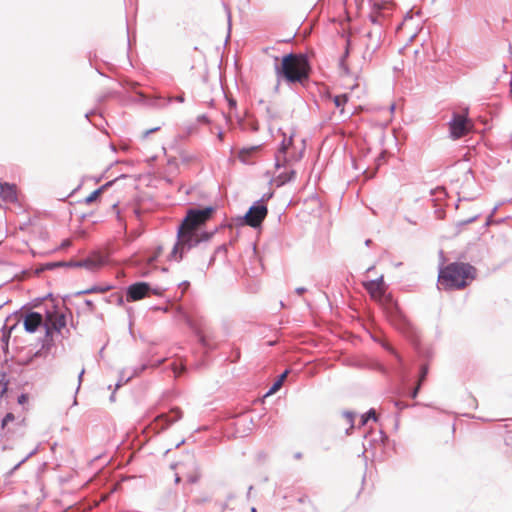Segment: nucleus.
I'll return each instance as SVG.
<instances>
[{"mask_svg":"<svg viewBox=\"0 0 512 512\" xmlns=\"http://www.w3.org/2000/svg\"><path fill=\"white\" fill-rule=\"evenodd\" d=\"M384 285V278L380 276L377 279L369 281L366 285V289L371 294L376 291L381 292L378 302L390 323L410 342L419 357H431L432 353L430 349L422 347L417 329L402 312L397 301L390 294L385 293Z\"/></svg>","mask_w":512,"mask_h":512,"instance_id":"1","label":"nucleus"},{"mask_svg":"<svg viewBox=\"0 0 512 512\" xmlns=\"http://www.w3.org/2000/svg\"><path fill=\"white\" fill-rule=\"evenodd\" d=\"M215 212L214 205L197 206L187 210L177 227V241L170 253V259L180 262L187 251L197 246V241L192 240L193 234L202 228Z\"/></svg>","mask_w":512,"mask_h":512,"instance_id":"2","label":"nucleus"},{"mask_svg":"<svg viewBox=\"0 0 512 512\" xmlns=\"http://www.w3.org/2000/svg\"><path fill=\"white\" fill-rule=\"evenodd\" d=\"M275 75L279 81L293 87L299 84L306 87L310 80L312 66L305 53L290 52L281 57H275Z\"/></svg>","mask_w":512,"mask_h":512,"instance_id":"3","label":"nucleus"},{"mask_svg":"<svg viewBox=\"0 0 512 512\" xmlns=\"http://www.w3.org/2000/svg\"><path fill=\"white\" fill-rule=\"evenodd\" d=\"M477 269L467 262H451L440 267L438 273V289L444 291L466 288L476 278Z\"/></svg>","mask_w":512,"mask_h":512,"instance_id":"4","label":"nucleus"},{"mask_svg":"<svg viewBox=\"0 0 512 512\" xmlns=\"http://www.w3.org/2000/svg\"><path fill=\"white\" fill-rule=\"evenodd\" d=\"M56 309H57V305L54 303H52L51 309L45 307L44 312L49 321V324L44 325L45 339L42 344V349L36 351L33 354V356L30 359H28L27 364L31 363L34 358L40 357L42 355L43 349L48 351L50 349V347L53 345L52 344L53 334L54 333L61 334L62 330L66 327V325H67L66 315L64 313L58 312Z\"/></svg>","mask_w":512,"mask_h":512,"instance_id":"5","label":"nucleus"},{"mask_svg":"<svg viewBox=\"0 0 512 512\" xmlns=\"http://www.w3.org/2000/svg\"><path fill=\"white\" fill-rule=\"evenodd\" d=\"M268 207L263 204V201L257 200L249 207L243 216L237 218V224L240 226H249L254 229H259L263 221L267 217Z\"/></svg>","mask_w":512,"mask_h":512,"instance_id":"6","label":"nucleus"},{"mask_svg":"<svg viewBox=\"0 0 512 512\" xmlns=\"http://www.w3.org/2000/svg\"><path fill=\"white\" fill-rule=\"evenodd\" d=\"M384 347L395 358L396 363L392 367L394 374L399 377L403 386H406L409 372L407 370V367L405 365L403 358L391 345L387 344ZM404 389H405V387L401 388V390H399L397 392V394L399 396L407 395L412 399H416L420 392L419 387H415V386L413 388L409 389V391L407 393L404 391Z\"/></svg>","mask_w":512,"mask_h":512,"instance_id":"7","label":"nucleus"},{"mask_svg":"<svg viewBox=\"0 0 512 512\" xmlns=\"http://www.w3.org/2000/svg\"><path fill=\"white\" fill-rule=\"evenodd\" d=\"M18 320L15 324H13L6 333L7 324L4 325L3 332V340L9 338L13 329L16 328L17 324L22 321L24 330L27 333H35L40 327H44L45 323L43 322V315L41 312L30 311L25 315L17 316Z\"/></svg>","mask_w":512,"mask_h":512,"instance_id":"8","label":"nucleus"},{"mask_svg":"<svg viewBox=\"0 0 512 512\" xmlns=\"http://www.w3.org/2000/svg\"><path fill=\"white\" fill-rule=\"evenodd\" d=\"M120 84L124 87H126L129 91L134 92L138 96V101L141 103H144L148 106L152 107H163L167 105L168 103L172 102L173 100L183 103L185 101L184 94L178 95L175 98H168V99H162L160 97L158 98H148L143 92L137 91L136 87L138 84L136 82L130 81V80H124L120 82Z\"/></svg>","mask_w":512,"mask_h":512,"instance_id":"9","label":"nucleus"},{"mask_svg":"<svg viewBox=\"0 0 512 512\" xmlns=\"http://www.w3.org/2000/svg\"><path fill=\"white\" fill-rule=\"evenodd\" d=\"M185 322L197 338L200 346H207L202 332L208 330L209 321L201 314L194 313L185 317Z\"/></svg>","mask_w":512,"mask_h":512,"instance_id":"10","label":"nucleus"},{"mask_svg":"<svg viewBox=\"0 0 512 512\" xmlns=\"http://www.w3.org/2000/svg\"><path fill=\"white\" fill-rule=\"evenodd\" d=\"M151 284L145 281H137L126 288V300L128 302L139 301L150 294Z\"/></svg>","mask_w":512,"mask_h":512,"instance_id":"11","label":"nucleus"},{"mask_svg":"<svg viewBox=\"0 0 512 512\" xmlns=\"http://www.w3.org/2000/svg\"><path fill=\"white\" fill-rule=\"evenodd\" d=\"M468 119L466 116L454 112L449 121V132L453 139H459L468 132Z\"/></svg>","mask_w":512,"mask_h":512,"instance_id":"12","label":"nucleus"},{"mask_svg":"<svg viewBox=\"0 0 512 512\" xmlns=\"http://www.w3.org/2000/svg\"><path fill=\"white\" fill-rule=\"evenodd\" d=\"M181 418L182 411L178 407H174L168 413H161L155 418L156 429L158 432L163 431Z\"/></svg>","mask_w":512,"mask_h":512,"instance_id":"13","label":"nucleus"},{"mask_svg":"<svg viewBox=\"0 0 512 512\" xmlns=\"http://www.w3.org/2000/svg\"><path fill=\"white\" fill-rule=\"evenodd\" d=\"M0 197L3 201L13 203L17 201L16 185L0 182Z\"/></svg>","mask_w":512,"mask_h":512,"instance_id":"14","label":"nucleus"},{"mask_svg":"<svg viewBox=\"0 0 512 512\" xmlns=\"http://www.w3.org/2000/svg\"><path fill=\"white\" fill-rule=\"evenodd\" d=\"M366 37L368 41L366 43L364 59L368 58L369 60H372L374 54L380 49L383 39L374 38V36L370 34H366Z\"/></svg>","mask_w":512,"mask_h":512,"instance_id":"15","label":"nucleus"},{"mask_svg":"<svg viewBox=\"0 0 512 512\" xmlns=\"http://www.w3.org/2000/svg\"><path fill=\"white\" fill-rule=\"evenodd\" d=\"M283 140L280 143V146L278 148L277 154H276V168H280L282 164L280 163L281 158H283L286 161V154L289 149V147L293 144V134L290 135L289 138H286V134L282 132Z\"/></svg>","mask_w":512,"mask_h":512,"instance_id":"16","label":"nucleus"},{"mask_svg":"<svg viewBox=\"0 0 512 512\" xmlns=\"http://www.w3.org/2000/svg\"><path fill=\"white\" fill-rule=\"evenodd\" d=\"M65 267L67 268H85L87 270H94L99 267L98 262L91 258H85L82 260H69L66 261Z\"/></svg>","mask_w":512,"mask_h":512,"instance_id":"17","label":"nucleus"},{"mask_svg":"<svg viewBox=\"0 0 512 512\" xmlns=\"http://www.w3.org/2000/svg\"><path fill=\"white\" fill-rule=\"evenodd\" d=\"M204 339L206 340L207 346H201L206 353L214 351L218 348V341L216 340V336L214 330L211 325L208 326V330L202 332Z\"/></svg>","mask_w":512,"mask_h":512,"instance_id":"18","label":"nucleus"},{"mask_svg":"<svg viewBox=\"0 0 512 512\" xmlns=\"http://www.w3.org/2000/svg\"><path fill=\"white\" fill-rule=\"evenodd\" d=\"M369 20L373 26L387 25L386 14L382 11L379 5H374L372 12L369 14Z\"/></svg>","mask_w":512,"mask_h":512,"instance_id":"19","label":"nucleus"},{"mask_svg":"<svg viewBox=\"0 0 512 512\" xmlns=\"http://www.w3.org/2000/svg\"><path fill=\"white\" fill-rule=\"evenodd\" d=\"M148 364H143L141 365L140 367L138 368H135L133 373L130 374V375H126V371L125 370H122L120 372V376H119V379H118V382L116 383V387H120L122 386L123 384H126L127 382H129L131 380V378L135 377V376H138L140 373H142L145 369L148 368Z\"/></svg>","mask_w":512,"mask_h":512,"instance_id":"20","label":"nucleus"},{"mask_svg":"<svg viewBox=\"0 0 512 512\" xmlns=\"http://www.w3.org/2000/svg\"><path fill=\"white\" fill-rule=\"evenodd\" d=\"M217 232V228L213 231H204L200 228L195 234H193L192 240L197 241V245L202 242H208Z\"/></svg>","mask_w":512,"mask_h":512,"instance_id":"21","label":"nucleus"},{"mask_svg":"<svg viewBox=\"0 0 512 512\" xmlns=\"http://www.w3.org/2000/svg\"><path fill=\"white\" fill-rule=\"evenodd\" d=\"M113 288L112 285H93L90 288L75 293V296L87 295L92 293H105Z\"/></svg>","mask_w":512,"mask_h":512,"instance_id":"22","label":"nucleus"},{"mask_svg":"<svg viewBox=\"0 0 512 512\" xmlns=\"http://www.w3.org/2000/svg\"><path fill=\"white\" fill-rule=\"evenodd\" d=\"M295 174L296 172L294 170L284 171L274 179V182L276 183L277 187H281L292 181L295 177Z\"/></svg>","mask_w":512,"mask_h":512,"instance_id":"23","label":"nucleus"},{"mask_svg":"<svg viewBox=\"0 0 512 512\" xmlns=\"http://www.w3.org/2000/svg\"><path fill=\"white\" fill-rule=\"evenodd\" d=\"M347 101H348L347 94L336 95L333 98L334 105L340 109V115L343 117L350 116V113H346L345 108H344V105L347 103Z\"/></svg>","mask_w":512,"mask_h":512,"instance_id":"24","label":"nucleus"},{"mask_svg":"<svg viewBox=\"0 0 512 512\" xmlns=\"http://www.w3.org/2000/svg\"><path fill=\"white\" fill-rule=\"evenodd\" d=\"M386 27H387V25H376V26H373L367 32V34H370V35L374 36V38L384 39Z\"/></svg>","mask_w":512,"mask_h":512,"instance_id":"25","label":"nucleus"},{"mask_svg":"<svg viewBox=\"0 0 512 512\" xmlns=\"http://www.w3.org/2000/svg\"><path fill=\"white\" fill-rule=\"evenodd\" d=\"M370 419H373L374 421H377L376 411H375L373 408L369 409L366 413H364V414L361 416V419H360V425H361V426L366 425V424H367V422H368Z\"/></svg>","mask_w":512,"mask_h":512,"instance_id":"26","label":"nucleus"},{"mask_svg":"<svg viewBox=\"0 0 512 512\" xmlns=\"http://www.w3.org/2000/svg\"><path fill=\"white\" fill-rule=\"evenodd\" d=\"M8 380L7 374L4 371H0V398L7 392Z\"/></svg>","mask_w":512,"mask_h":512,"instance_id":"27","label":"nucleus"},{"mask_svg":"<svg viewBox=\"0 0 512 512\" xmlns=\"http://www.w3.org/2000/svg\"><path fill=\"white\" fill-rule=\"evenodd\" d=\"M106 301L109 303H115L118 306H122L124 304V297L122 294L114 293L106 298Z\"/></svg>","mask_w":512,"mask_h":512,"instance_id":"28","label":"nucleus"},{"mask_svg":"<svg viewBox=\"0 0 512 512\" xmlns=\"http://www.w3.org/2000/svg\"><path fill=\"white\" fill-rule=\"evenodd\" d=\"M428 373H429V365L427 363L421 364L419 373H418V379L421 380V383L425 382Z\"/></svg>","mask_w":512,"mask_h":512,"instance_id":"29","label":"nucleus"},{"mask_svg":"<svg viewBox=\"0 0 512 512\" xmlns=\"http://www.w3.org/2000/svg\"><path fill=\"white\" fill-rule=\"evenodd\" d=\"M66 261L47 262L43 265V270H54L59 267H65Z\"/></svg>","mask_w":512,"mask_h":512,"instance_id":"30","label":"nucleus"},{"mask_svg":"<svg viewBox=\"0 0 512 512\" xmlns=\"http://www.w3.org/2000/svg\"><path fill=\"white\" fill-rule=\"evenodd\" d=\"M38 451V448L36 447L31 452H29L22 460H20L10 471V474L15 472L22 464H24L30 457L35 455Z\"/></svg>","mask_w":512,"mask_h":512,"instance_id":"31","label":"nucleus"},{"mask_svg":"<svg viewBox=\"0 0 512 512\" xmlns=\"http://www.w3.org/2000/svg\"><path fill=\"white\" fill-rule=\"evenodd\" d=\"M393 404H394V406H395L399 411H402V410H404V409H406V408L414 407V406L419 405V402H415V403H413V404H408V403L403 402V401H401V400H394V401H393Z\"/></svg>","mask_w":512,"mask_h":512,"instance_id":"32","label":"nucleus"},{"mask_svg":"<svg viewBox=\"0 0 512 512\" xmlns=\"http://www.w3.org/2000/svg\"><path fill=\"white\" fill-rule=\"evenodd\" d=\"M343 416L347 418L348 422L350 423V427L346 430V433L349 434L350 430L354 428V417L355 413L352 411H344Z\"/></svg>","mask_w":512,"mask_h":512,"instance_id":"33","label":"nucleus"},{"mask_svg":"<svg viewBox=\"0 0 512 512\" xmlns=\"http://www.w3.org/2000/svg\"><path fill=\"white\" fill-rule=\"evenodd\" d=\"M101 189H96L94 190L90 195H88L86 198H85V203L86 204H91L93 203L94 201H96L100 196H101Z\"/></svg>","mask_w":512,"mask_h":512,"instance_id":"34","label":"nucleus"},{"mask_svg":"<svg viewBox=\"0 0 512 512\" xmlns=\"http://www.w3.org/2000/svg\"><path fill=\"white\" fill-rule=\"evenodd\" d=\"M15 420V416L13 413L11 412H8L6 413V415L3 417L2 421H1V430L4 431L5 428L7 427L8 423L9 422H13Z\"/></svg>","mask_w":512,"mask_h":512,"instance_id":"35","label":"nucleus"},{"mask_svg":"<svg viewBox=\"0 0 512 512\" xmlns=\"http://www.w3.org/2000/svg\"><path fill=\"white\" fill-rule=\"evenodd\" d=\"M281 386H282V384H281L279 381H277V380H276V381L271 385V387L269 388V390L266 392L265 397H268V396H270V395H272V394L276 393V392L280 389V387H281Z\"/></svg>","mask_w":512,"mask_h":512,"instance_id":"36","label":"nucleus"},{"mask_svg":"<svg viewBox=\"0 0 512 512\" xmlns=\"http://www.w3.org/2000/svg\"><path fill=\"white\" fill-rule=\"evenodd\" d=\"M17 512H38L37 506L22 505Z\"/></svg>","mask_w":512,"mask_h":512,"instance_id":"37","label":"nucleus"},{"mask_svg":"<svg viewBox=\"0 0 512 512\" xmlns=\"http://www.w3.org/2000/svg\"><path fill=\"white\" fill-rule=\"evenodd\" d=\"M349 55V50L348 48L346 49L344 55L341 57L340 59V67L343 69V71L348 74L349 70H348V67L344 64V61L345 59L348 57Z\"/></svg>","mask_w":512,"mask_h":512,"instance_id":"38","label":"nucleus"},{"mask_svg":"<svg viewBox=\"0 0 512 512\" xmlns=\"http://www.w3.org/2000/svg\"><path fill=\"white\" fill-rule=\"evenodd\" d=\"M115 95H116V93L113 92V91H109L107 93H104L103 95L99 96L98 102L99 103L105 102L107 99H109L111 97H114Z\"/></svg>","mask_w":512,"mask_h":512,"instance_id":"39","label":"nucleus"},{"mask_svg":"<svg viewBox=\"0 0 512 512\" xmlns=\"http://www.w3.org/2000/svg\"><path fill=\"white\" fill-rule=\"evenodd\" d=\"M51 296H52V294H48V295H47V296H45V297H42V298H36V299H34V300L31 302L32 307H34V308L39 307V306L41 305L42 301H44L45 299H47V298H49V297H51Z\"/></svg>","mask_w":512,"mask_h":512,"instance_id":"40","label":"nucleus"},{"mask_svg":"<svg viewBox=\"0 0 512 512\" xmlns=\"http://www.w3.org/2000/svg\"><path fill=\"white\" fill-rule=\"evenodd\" d=\"M28 400H29V396H28V394H26V393H21V394L18 396V398H17V402H18V404H19V405H24V404H26V403L28 402Z\"/></svg>","mask_w":512,"mask_h":512,"instance_id":"41","label":"nucleus"},{"mask_svg":"<svg viewBox=\"0 0 512 512\" xmlns=\"http://www.w3.org/2000/svg\"><path fill=\"white\" fill-rule=\"evenodd\" d=\"M214 253H215L216 255L223 254V255L225 256V255L227 254V245H226V244L219 245V246L215 249Z\"/></svg>","mask_w":512,"mask_h":512,"instance_id":"42","label":"nucleus"},{"mask_svg":"<svg viewBox=\"0 0 512 512\" xmlns=\"http://www.w3.org/2000/svg\"><path fill=\"white\" fill-rule=\"evenodd\" d=\"M180 288H182V293L181 295L179 296V300H181V298L183 297V294L184 292L190 287V282L185 280V281H182L181 283H179L178 285Z\"/></svg>","mask_w":512,"mask_h":512,"instance_id":"43","label":"nucleus"},{"mask_svg":"<svg viewBox=\"0 0 512 512\" xmlns=\"http://www.w3.org/2000/svg\"><path fill=\"white\" fill-rule=\"evenodd\" d=\"M165 289L164 288H161V287H152L151 286V290H150V294H154V295H157V296H162L163 293H164Z\"/></svg>","mask_w":512,"mask_h":512,"instance_id":"44","label":"nucleus"},{"mask_svg":"<svg viewBox=\"0 0 512 512\" xmlns=\"http://www.w3.org/2000/svg\"><path fill=\"white\" fill-rule=\"evenodd\" d=\"M4 433H7V435L5 437L6 438V442L7 443H11V441L14 438V432L10 428H7V429L5 428Z\"/></svg>","mask_w":512,"mask_h":512,"instance_id":"45","label":"nucleus"},{"mask_svg":"<svg viewBox=\"0 0 512 512\" xmlns=\"http://www.w3.org/2000/svg\"><path fill=\"white\" fill-rule=\"evenodd\" d=\"M478 216H473V217H470L469 219L467 220H463V221H460L457 225L458 226H464V225H467V224H470V223H473L477 220Z\"/></svg>","mask_w":512,"mask_h":512,"instance_id":"46","label":"nucleus"},{"mask_svg":"<svg viewBox=\"0 0 512 512\" xmlns=\"http://www.w3.org/2000/svg\"><path fill=\"white\" fill-rule=\"evenodd\" d=\"M116 179L111 180L100 186L98 189H101V193L105 192L109 187H111L115 183Z\"/></svg>","mask_w":512,"mask_h":512,"instance_id":"47","label":"nucleus"},{"mask_svg":"<svg viewBox=\"0 0 512 512\" xmlns=\"http://www.w3.org/2000/svg\"><path fill=\"white\" fill-rule=\"evenodd\" d=\"M84 303L87 306L90 313H93L95 311V305L92 300L86 299Z\"/></svg>","mask_w":512,"mask_h":512,"instance_id":"48","label":"nucleus"},{"mask_svg":"<svg viewBox=\"0 0 512 512\" xmlns=\"http://www.w3.org/2000/svg\"><path fill=\"white\" fill-rule=\"evenodd\" d=\"M232 356H233V362H236L240 359V349L239 348H233L232 349Z\"/></svg>","mask_w":512,"mask_h":512,"instance_id":"49","label":"nucleus"},{"mask_svg":"<svg viewBox=\"0 0 512 512\" xmlns=\"http://www.w3.org/2000/svg\"><path fill=\"white\" fill-rule=\"evenodd\" d=\"M273 195L274 193L272 191L267 192L263 194L260 200L263 201V204H266V201L270 200L273 197Z\"/></svg>","mask_w":512,"mask_h":512,"instance_id":"50","label":"nucleus"},{"mask_svg":"<svg viewBox=\"0 0 512 512\" xmlns=\"http://www.w3.org/2000/svg\"><path fill=\"white\" fill-rule=\"evenodd\" d=\"M377 369L378 371H380L383 375H389V369L387 367H385L384 365L382 364H378L377 365Z\"/></svg>","mask_w":512,"mask_h":512,"instance_id":"51","label":"nucleus"},{"mask_svg":"<svg viewBox=\"0 0 512 512\" xmlns=\"http://www.w3.org/2000/svg\"><path fill=\"white\" fill-rule=\"evenodd\" d=\"M197 121H198L199 123L207 124V123H209V118H208V116H207V115L202 114V115H199V116L197 117Z\"/></svg>","mask_w":512,"mask_h":512,"instance_id":"52","label":"nucleus"},{"mask_svg":"<svg viewBox=\"0 0 512 512\" xmlns=\"http://www.w3.org/2000/svg\"><path fill=\"white\" fill-rule=\"evenodd\" d=\"M289 373V370H285L283 373H281L278 378H277V381H279L282 385H283V382L285 381L287 375Z\"/></svg>","mask_w":512,"mask_h":512,"instance_id":"53","label":"nucleus"},{"mask_svg":"<svg viewBox=\"0 0 512 512\" xmlns=\"http://www.w3.org/2000/svg\"><path fill=\"white\" fill-rule=\"evenodd\" d=\"M71 244H72L71 240H69V239H65V240H63V241H62V243H61V246H60V247H61L62 249H66V248L70 247V246H71Z\"/></svg>","mask_w":512,"mask_h":512,"instance_id":"54","label":"nucleus"},{"mask_svg":"<svg viewBox=\"0 0 512 512\" xmlns=\"http://www.w3.org/2000/svg\"><path fill=\"white\" fill-rule=\"evenodd\" d=\"M85 373V369H82L78 375V387H77V391L79 390L80 388V385H81V382H82V378H83V375Z\"/></svg>","mask_w":512,"mask_h":512,"instance_id":"55","label":"nucleus"},{"mask_svg":"<svg viewBox=\"0 0 512 512\" xmlns=\"http://www.w3.org/2000/svg\"><path fill=\"white\" fill-rule=\"evenodd\" d=\"M95 114H96V111H95V110H91V111L87 112V113L85 114V118H86V120H88L90 123H92V121H91V116H93V115H95Z\"/></svg>","mask_w":512,"mask_h":512,"instance_id":"56","label":"nucleus"},{"mask_svg":"<svg viewBox=\"0 0 512 512\" xmlns=\"http://www.w3.org/2000/svg\"><path fill=\"white\" fill-rule=\"evenodd\" d=\"M159 129H160V127H155V128L149 129V130H147V131H145V132H144L143 137L145 138V137H147L149 134H151V133H153V132H156V131H158Z\"/></svg>","mask_w":512,"mask_h":512,"instance_id":"57","label":"nucleus"},{"mask_svg":"<svg viewBox=\"0 0 512 512\" xmlns=\"http://www.w3.org/2000/svg\"><path fill=\"white\" fill-rule=\"evenodd\" d=\"M257 148H258L257 146H253V147H251V148H249V149L244 148V149H242V150L240 151V156L242 157V156H243V154L247 153L248 151H254V150H256Z\"/></svg>","mask_w":512,"mask_h":512,"instance_id":"58","label":"nucleus"},{"mask_svg":"<svg viewBox=\"0 0 512 512\" xmlns=\"http://www.w3.org/2000/svg\"><path fill=\"white\" fill-rule=\"evenodd\" d=\"M222 327H223V329H224V331H225L226 335H228V334H229V325H228V321H226V320H225V321H223V322H222Z\"/></svg>","mask_w":512,"mask_h":512,"instance_id":"59","label":"nucleus"},{"mask_svg":"<svg viewBox=\"0 0 512 512\" xmlns=\"http://www.w3.org/2000/svg\"><path fill=\"white\" fill-rule=\"evenodd\" d=\"M281 82H282V81H279V79H277V78H276V84H275V86H274V92H275V93H278V92H279Z\"/></svg>","mask_w":512,"mask_h":512,"instance_id":"60","label":"nucleus"},{"mask_svg":"<svg viewBox=\"0 0 512 512\" xmlns=\"http://www.w3.org/2000/svg\"><path fill=\"white\" fill-rule=\"evenodd\" d=\"M295 291L297 294L302 295L303 293H305L307 291V289L305 287H298V288H296Z\"/></svg>","mask_w":512,"mask_h":512,"instance_id":"61","label":"nucleus"},{"mask_svg":"<svg viewBox=\"0 0 512 512\" xmlns=\"http://www.w3.org/2000/svg\"><path fill=\"white\" fill-rule=\"evenodd\" d=\"M198 479H199V478H198V476H196V475H191V476H189L188 481H189L190 483H196V482L198 481Z\"/></svg>","mask_w":512,"mask_h":512,"instance_id":"62","label":"nucleus"},{"mask_svg":"<svg viewBox=\"0 0 512 512\" xmlns=\"http://www.w3.org/2000/svg\"><path fill=\"white\" fill-rule=\"evenodd\" d=\"M503 203H504V202H501V203L497 204V205L492 209V211H491V213H490L489 215L494 216V215H495V213H496V211L499 209V207H500L501 205H503Z\"/></svg>","mask_w":512,"mask_h":512,"instance_id":"63","label":"nucleus"},{"mask_svg":"<svg viewBox=\"0 0 512 512\" xmlns=\"http://www.w3.org/2000/svg\"><path fill=\"white\" fill-rule=\"evenodd\" d=\"M216 256H217V255H216L215 253H213V255L210 257V259H209V263H208V265H209V266H211V265H213V264H214V262H215V260H216Z\"/></svg>","mask_w":512,"mask_h":512,"instance_id":"64","label":"nucleus"}]
</instances>
